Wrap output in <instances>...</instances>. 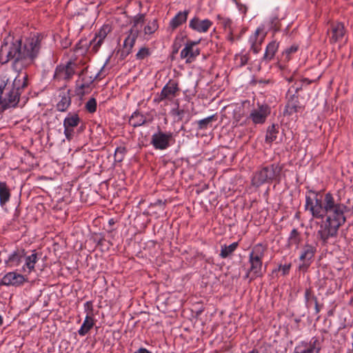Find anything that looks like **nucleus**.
<instances>
[{
    "label": "nucleus",
    "mask_w": 353,
    "mask_h": 353,
    "mask_svg": "<svg viewBox=\"0 0 353 353\" xmlns=\"http://www.w3.org/2000/svg\"><path fill=\"white\" fill-rule=\"evenodd\" d=\"M43 36L33 34L25 39L15 38L9 34L3 41L0 48V61L6 63L12 61L14 64L21 65L32 63L39 56Z\"/></svg>",
    "instance_id": "nucleus-1"
},
{
    "label": "nucleus",
    "mask_w": 353,
    "mask_h": 353,
    "mask_svg": "<svg viewBox=\"0 0 353 353\" xmlns=\"http://www.w3.org/2000/svg\"><path fill=\"white\" fill-rule=\"evenodd\" d=\"M283 166L279 163H272L263 166L257 170L253 174L252 184L253 186L259 187L265 183H271L276 181L279 183L281 174Z\"/></svg>",
    "instance_id": "nucleus-2"
},
{
    "label": "nucleus",
    "mask_w": 353,
    "mask_h": 353,
    "mask_svg": "<svg viewBox=\"0 0 353 353\" xmlns=\"http://www.w3.org/2000/svg\"><path fill=\"white\" fill-rule=\"evenodd\" d=\"M265 251V248L259 243L253 247L249 254L250 267L248 270L252 272L250 281H253L257 277H261L264 274V271L262 270V259L264 256Z\"/></svg>",
    "instance_id": "nucleus-3"
},
{
    "label": "nucleus",
    "mask_w": 353,
    "mask_h": 353,
    "mask_svg": "<svg viewBox=\"0 0 353 353\" xmlns=\"http://www.w3.org/2000/svg\"><path fill=\"white\" fill-rule=\"evenodd\" d=\"M20 96V93L10 86V80L6 76L0 77V103L3 101L15 108L19 102Z\"/></svg>",
    "instance_id": "nucleus-4"
},
{
    "label": "nucleus",
    "mask_w": 353,
    "mask_h": 353,
    "mask_svg": "<svg viewBox=\"0 0 353 353\" xmlns=\"http://www.w3.org/2000/svg\"><path fill=\"white\" fill-rule=\"evenodd\" d=\"M81 122L79 115L75 113H69L63 120L64 134L68 141H71L73 138L81 132L85 126L82 124L78 127Z\"/></svg>",
    "instance_id": "nucleus-5"
},
{
    "label": "nucleus",
    "mask_w": 353,
    "mask_h": 353,
    "mask_svg": "<svg viewBox=\"0 0 353 353\" xmlns=\"http://www.w3.org/2000/svg\"><path fill=\"white\" fill-rule=\"evenodd\" d=\"M310 192L315 194L314 200L309 196L305 198V210H308L312 213L313 217L316 219H323V205L324 198L319 192L310 190Z\"/></svg>",
    "instance_id": "nucleus-6"
},
{
    "label": "nucleus",
    "mask_w": 353,
    "mask_h": 353,
    "mask_svg": "<svg viewBox=\"0 0 353 353\" xmlns=\"http://www.w3.org/2000/svg\"><path fill=\"white\" fill-rule=\"evenodd\" d=\"M347 207L343 203H339L336 208L326 212V221L340 228L345 222L344 215Z\"/></svg>",
    "instance_id": "nucleus-7"
},
{
    "label": "nucleus",
    "mask_w": 353,
    "mask_h": 353,
    "mask_svg": "<svg viewBox=\"0 0 353 353\" xmlns=\"http://www.w3.org/2000/svg\"><path fill=\"white\" fill-rule=\"evenodd\" d=\"M173 134L172 132H163L159 130L152 136L150 143L157 150H165L170 146Z\"/></svg>",
    "instance_id": "nucleus-8"
},
{
    "label": "nucleus",
    "mask_w": 353,
    "mask_h": 353,
    "mask_svg": "<svg viewBox=\"0 0 353 353\" xmlns=\"http://www.w3.org/2000/svg\"><path fill=\"white\" fill-rule=\"evenodd\" d=\"M339 227L325 221L320 225V229L317 232V237L322 241V245H325L330 237H334L337 235Z\"/></svg>",
    "instance_id": "nucleus-9"
},
{
    "label": "nucleus",
    "mask_w": 353,
    "mask_h": 353,
    "mask_svg": "<svg viewBox=\"0 0 353 353\" xmlns=\"http://www.w3.org/2000/svg\"><path fill=\"white\" fill-rule=\"evenodd\" d=\"M199 43V41H188L185 43V48L181 52L180 57L181 59H186V63H192L200 54V49L196 47Z\"/></svg>",
    "instance_id": "nucleus-10"
},
{
    "label": "nucleus",
    "mask_w": 353,
    "mask_h": 353,
    "mask_svg": "<svg viewBox=\"0 0 353 353\" xmlns=\"http://www.w3.org/2000/svg\"><path fill=\"white\" fill-rule=\"evenodd\" d=\"M270 114V108L267 104L259 105L258 109L253 110L250 118L255 124H262L265 123L267 117Z\"/></svg>",
    "instance_id": "nucleus-11"
},
{
    "label": "nucleus",
    "mask_w": 353,
    "mask_h": 353,
    "mask_svg": "<svg viewBox=\"0 0 353 353\" xmlns=\"http://www.w3.org/2000/svg\"><path fill=\"white\" fill-rule=\"evenodd\" d=\"M112 28L109 23H104L101 29L95 34V37L90 41V45H93L92 50L97 52L101 46L103 39L111 31Z\"/></svg>",
    "instance_id": "nucleus-12"
},
{
    "label": "nucleus",
    "mask_w": 353,
    "mask_h": 353,
    "mask_svg": "<svg viewBox=\"0 0 353 353\" xmlns=\"http://www.w3.org/2000/svg\"><path fill=\"white\" fill-rule=\"evenodd\" d=\"M179 90L178 83L170 80L168 83L163 88L159 97L155 99L154 101L160 102L165 99L173 97L176 96V93Z\"/></svg>",
    "instance_id": "nucleus-13"
},
{
    "label": "nucleus",
    "mask_w": 353,
    "mask_h": 353,
    "mask_svg": "<svg viewBox=\"0 0 353 353\" xmlns=\"http://www.w3.org/2000/svg\"><path fill=\"white\" fill-rule=\"evenodd\" d=\"M25 281L26 279L23 275L14 272H10L4 275L0 281V284L7 286H19Z\"/></svg>",
    "instance_id": "nucleus-14"
},
{
    "label": "nucleus",
    "mask_w": 353,
    "mask_h": 353,
    "mask_svg": "<svg viewBox=\"0 0 353 353\" xmlns=\"http://www.w3.org/2000/svg\"><path fill=\"white\" fill-rule=\"evenodd\" d=\"M267 31L265 30L263 26L259 27L254 33V35L250 38L252 41L251 50L254 54H257L261 50V45L266 37Z\"/></svg>",
    "instance_id": "nucleus-15"
},
{
    "label": "nucleus",
    "mask_w": 353,
    "mask_h": 353,
    "mask_svg": "<svg viewBox=\"0 0 353 353\" xmlns=\"http://www.w3.org/2000/svg\"><path fill=\"white\" fill-rule=\"evenodd\" d=\"M304 108L299 101V95L293 94L290 96V99L285 105L283 112L284 115H292V114L299 112L300 110Z\"/></svg>",
    "instance_id": "nucleus-16"
},
{
    "label": "nucleus",
    "mask_w": 353,
    "mask_h": 353,
    "mask_svg": "<svg viewBox=\"0 0 353 353\" xmlns=\"http://www.w3.org/2000/svg\"><path fill=\"white\" fill-rule=\"evenodd\" d=\"M327 32L332 34L331 41L335 43L343 37L345 30L343 23H331V27Z\"/></svg>",
    "instance_id": "nucleus-17"
},
{
    "label": "nucleus",
    "mask_w": 353,
    "mask_h": 353,
    "mask_svg": "<svg viewBox=\"0 0 353 353\" xmlns=\"http://www.w3.org/2000/svg\"><path fill=\"white\" fill-rule=\"evenodd\" d=\"M10 84L21 94L23 89L28 86V74H19L12 81H10Z\"/></svg>",
    "instance_id": "nucleus-18"
},
{
    "label": "nucleus",
    "mask_w": 353,
    "mask_h": 353,
    "mask_svg": "<svg viewBox=\"0 0 353 353\" xmlns=\"http://www.w3.org/2000/svg\"><path fill=\"white\" fill-rule=\"evenodd\" d=\"M316 252V246L305 243L303 246L301 253L299 256V260L301 261H312L313 258L314 257L315 253Z\"/></svg>",
    "instance_id": "nucleus-19"
},
{
    "label": "nucleus",
    "mask_w": 353,
    "mask_h": 353,
    "mask_svg": "<svg viewBox=\"0 0 353 353\" xmlns=\"http://www.w3.org/2000/svg\"><path fill=\"white\" fill-rule=\"evenodd\" d=\"M61 100L57 103L56 108L59 112H65L71 104L70 90L60 93Z\"/></svg>",
    "instance_id": "nucleus-20"
},
{
    "label": "nucleus",
    "mask_w": 353,
    "mask_h": 353,
    "mask_svg": "<svg viewBox=\"0 0 353 353\" xmlns=\"http://www.w3.org/2000/svg\"><path fill=\"white\" fill-rule=\"evenodd\" d=\"M137 24L134 25L130 28L128 32V36L125 38L123 42V48L125 49H130L132 51L133 46H134L136 39L139 34V30L137 28Z\"/></svg>",
    "instance_id": "nucleus-21"
},
{
    "label": "nucleus",
    "mask_w": 353,
    "mask_h": 353,
    "mask_svg": "<svg viewBox=\"0 0 353 353\" xmlns=\"http://www.w3.org/2000/svg\"><path fill=\"white\" fill-rule=\"evenodd\" d=\"M11 196L10 190L6 182H0V205L2 208L10 201Z\"/></svg>",
    "instance_id": "nucleus-22"
},
{
    "label": "nucleus",
    "mask_w": 353,
    "mask_h": 353,
    "mask_svg": "<svg viewBox=\"0 0 353 353\" xmlns=\"http://www.w3.org/2000/svg\"><path fill=\"white\" fill-rule=\"evenodd\" d=\"M304 297L307 307L310 306V301H314L315 312L316 314L319 313L321 310V306L318 303L316 296L312 293V288L310 287L305 289Z\"/></svg>",
    "instance_id": "nucleus-23"
},
{
    "label": "nucleus",
    "mask_w": 353,
    "mask_h": 353,
    "mask_svg": "<svg viewBox=\"0 0 353 353\" xmlns=\"http://www.w3.org/2000/svg\"><path fill=\"white\" fill-rule=\"evenodd\" d=\"M147 123L146 118L139 111H135L129 119V123L134 128L145 125Z\"/></svg>",
    "instance_id": "nucleus-24"
},
{
    "label": "nucleus",
    "mask_w": 353,
    "mask_h": 353,
    "mask_svg": "<svg viewBox=\"0 0 353 353\" xmlns=\"http://www.w3.org/2000/svg\"><path fill=\"white\" fill-rule=\"evenodd\" d=\"M340 203H336L335 199L330 192H327L324 196L323 205V218L325 216L326 212L332 210L337 206Z\"/></svg>",
    "instance_id": "nucleus-25"
},
{
    "label": "nucleus",
    "mask_w": 353,
    "mask_h": 353,
    "mask_svg": "<svg viewBox=\"0 0 353 353\" xmlns=\"http://www.w3.org/2000/svg\"><path fill=\"white\" fill-rule=\"evenodd\" d=\"M279 48V43L275 41L270 42L266 47L263 60L265 61H271L277 51Z\"/></svg>",
    "instance_id": "nucleus-26"
},
{
    "label": "nucleus",
    "mask_w": 353,
    "mask_h": 353,
    "mask_svg": "<svg viewBox=\"0 0 353 353\" xmlns=\"http://www.w3.org/2000/svg\"><path fill=\"white\" fill-rule=\"evenodd\" d=\"M25 253L24 250L19 251H15L12 254H10L6 261V264L11 266H17L20 264L21 261V259L23 257Z\"/></svg>",
    "instance_id": "nucleus-27"
},
{
    "label": "nucleus",
    "mask_w": 353,
    "mask_h": 353,
    "mask_svg": "<svg viewBox=\"0 0 353 353\" xmlns=\"http://www.w3.org/2000/svg\"><path fill=\"white\" fill-rule=\"evenodd\" d=\"M301 241V233L297 229L293 228L288 239V246L291 247L292 245H296V248H298Z\"/></svg>",
    "instance_id": "nucleus-28"
},
{
    "label": "nucleus",
    "mask_w": 353,
    "mask_h": 353,
    "mask_svg": "<svg viewBox=\"0 0 353 353\" xmlns=\"http://www.w3.org/2000/svg\"><path fill=\"white\" fill-rule=\"evenodd\" d=\"M94 325V319L92 316H86L83 324L80 329L78 330V333L80 336H85L89 331L92 328Z\"/></svg>",
    "instance_id": "nucleus-29"
},
{
    "label": "nucleus",
    "mask_w": 353,
    "mask_h": 353,
    "mask_svg": "<svg viewBox=\"0 0 353 353\" xmlns=\"http://www.w3.org/2000/svg\"><path fill=\"white\" fill-rule=\"evenodd\" d=\"M321 349V343L317 338L313 337L310 342L309 346L301 352L297 353H319Z\"/></svg>",
    "instance_id": "nucleus-30"
},
{
    "label": "nucleus",
    "mask_w": 353,
    "mask_h": 353,
    "mask_svg": "<svg viewBox=\"0 0 353 353\" xmlns=\"http://www.w3.org/2000/svg\"><path fill=\"white\" fill-rule=\"evenodd\" d=\"M279 125L278 124H272L271 126L268 127L265 136V141L267 143H271L276 140V134L279 133Z\"/></svg>",
    "instance_id": "nucleus-31"
},
{
    "label": "nucleus",
    "mask_w": 353,
    "mask_h": 353,
    "mask_svg": "<svg viewBox=\"0 0 353 353\" xmlns=\"http://www.w3.org/2000/svg\"><path fill=\"white\" fill-rule=\"evenodd\" d=\"M217 120L216 114H213L212 116L208 117L205 119L199 120L196 122L197 123V130H203L208 129L209 127L212 126V122Z\"/></svg>",
    "instance_id": "nucleus-32"
},
{
    "label": "nucleus",
    "mask_w": 353,
    "mask_h": 353,
    "mask_svg": "<svg viewBox=\"0 0 353 353\" xmlns=\"http://www.w3.org/2000/svg\"><path fill=\"white\" fill-rule=\"evenodd\" d=\"M239 245L238 242H234L230 245H221V252L219 256L222 259H226L230 256L237 248Z\"/></svg>",
    "instance_id": "nucleus-33"
},
{
    "label": "nucleus",
    "mask_w": 353,
    "mask_h": 353,
    "mask_svg": "<svg viewBox=\"0 0 353 353\" xmlns=\"http://www.w3.org/2000/svg\"><path fill=\"white\" fill-rule=\"evenodd\" d=\"M37 253L35 252L26 258L25 265L28 268L29 272L34 270V265L37 262Z\"/></svg>",
    "instance_id": "nucleus-34"
},
{
    "label": "nucleus",
    "mask_w": 353,
    "mask_h": 353,
    "mask_svg": "<svg viewBox=\"0 0 353 353\" xmlns=\"http://www.w3.org/2000/svg\"><path fill=\"white\" fill-rule=\"evenodd\" d=\"M127 152V149L125 147H118L115 150L114 152V160L117 162H121L125 157V153Z\"/></svg>",
    "instance_id": "nucleus-35"
},
{
    "label": "nucleus",
    "mask_w": 353,
    "mask_h": 353,
    "mask_svg": "<svg viewBox=\"0 0 353 353\" xmlns=\"http://www.w3.org/2000/svg\"><path fill=\"white\" fill-rule=\"evenodd\" d=\"M72 65H73V63L71 61H69L64 66L65 74H64V76L63 77V79L69 80L71 79L72 75L74 74V67L72 66Z\"/></svg>",
    "instance_id": "nucleus-36"
},
{
    "label": "nucleus",
    "mask_w": 353,
    "mask_h": 353,
    "mask_svg": "<svg viewBox=\"0 0 353 353\" xmlns=\"http://www.w3.org/2000/svg\"><path fill=\"white\" fill-rule=\"evenodd\" d=\"M212 23H190V27L194 30L200 32L208 31Z\"/></svg>",
    "instance_id": "nucleus-37"
},
{
    "label": "nucleus",
    "mask_w": 353,
    "mask_h": 353,
    "mask_svg": "<svg viewBox=\"0 0 353 353\" xmlns=\"http://www.w3.org/2000/svg\"><path fill=\"white\" fill-rule=\"evenodd\" d=\"M172 112L173 114L177 115L179 117L178 121H181L183 119L184 114L185 113H188L187 119L185 122V123H187L191 119V115L190 114L188 111H185L183 109H179V108L173 109L172 110Z\"/></svg>",
    "instance_id": "nucleus-38"
},
{
    "label": "nucleus",
    "mask_w": 353,
    "mask_h": 353,
    "mask_svg": "<svg viewBox=\"0 0 353 353\" xmlns=\"http://www.w3.org/2000/svg\"><path fill=\"white\" fill-rule=\"evenodd\" d=\"M97 100L95 98H90L85 103V108L89 113H94L97 110Z\"/></svg>",
    "instance_id": "nucleus-39"
},
{
    "label": "nucleus",
    "mask_w": 353,
    "mask_h": 353,
    "mask_svg": "<svg viewBox=\"0 0 353 353\" xmlns=\"http://www.w3.org/2000/svg\"><path fill=\"white\" fill-rule=\"evenodd\" d=\"M151 54L150 49L145 47L141 48L136 54L137 60H143Z\"/></svg>",
    "instance_id": "nucleus-40"
},
{
    "label": "nucleus",
    "mask_w": 353,
    "mask_h": 353,
    "mask_svg": "<svg viewBox=\"0 0 353 353\" xmlns=\"http://www.w3.org/2000/svg\"><path fill=\"white\" fill-rule=\"evenodd\" d=\"M188 11L184 10L183 12H179L170 22H185L187 20Z\"/></svg>",
    "instance_id": "nucleus-41"
},
{
    "label": "nucleus",
    "mask_w": 353,
    "mask_h": 353,
    "mask_svg": "<svg viewBox=\"0 0 353 353\" xmlns=\"http://www.w3.org/2000/svg\"><path fill=\"white\" fill-rule=\"evenodd\" d=\"M159 28L158 23H148L143 28L145 34L150 35L155 32Z\"/></svg>",
    "instance_id": "nucleus-42"
},
{
    "label": "nucleus",
    "mask_w": 353,
    "mask_h": 353,
    "mask_svg": "<svg viewBox=\"0 0 353 353\" xmlns=\"http://www.w3.org/2000/svg\"><path fill=\"white\" fill-rule=\"evenodd\" d=\"M97 76H98V74H97V76L93 79L90 80V81L89 83H83L81 84L80 85H79L77 89V94L80 95V96H83L85 94V92L83 91V89L86 88H89L90 85L91 83H92V82L96 79Z\"/></svg>",
    "instance_id": "nucleus-43"
},
{
    "label": "nucleus",
    "mask_w": 353,
    "mask_h": 353,
    "mask_svg": "<svg viewBox=\"0 0 353 353\" xmlns=\"http://www.w3.org/2000/svg\"><path fill=\"white\" fill-rule=\"evenodd\" d=\"M291 266H292L291 263H288V264H284V265L280 264L278 267V269L274 270L273 271V272H277V271H279V272L281 271L282 275L285 276L289 274Z\"/></svg>",
    "instance_id": "nucleus-44"
},
{
    "label": "nucleus",
    "mask_w": 353,
    "mask_h": 353,
    "mask_svg": "<svg viewBox=\"0 0 353 353\" xmlns=\"http://www.w3.org/2000/svg\"><path fill=\"white\" fill-rule=\"evenodd\" d=\"M85 311L87 312L86 316H91L93 314V304L92 301H87L84 304Z\"/></svg>",
    "instance_id": "nucleus-45"
},
{
    "label": "nucleus",
    "mask_w": 353,
    "mask_h": 353,
    "mask_svg": "<svg viewBox=\"0 0 353 353\" xmlns=\"http://www.w3.org/2000/svg\"><path fill=\"white\" fill-rule=\"evenodd\" d=\"M299 46L297 45H292L290 48H288L285 49L284 53L286 54L287 58H288V56L292 53L296 52L298 50Z\"/></svg>",
    "instance_id": "nucleus-46"
},
{
    "label": "nucleus",
    "mask_w": 353,
    "mask_h": 353,
    "mask_svg": "<svg viewBox=\"0 0 353 353\" xmlns=\"http://www.w3.org/2000/svg\"><path fill=\"white\" fill-rule=\"evenodd\" d=\"M10 108H12V105H11L10 104H8L4 101H2V103H0V119L2 118V114L3 112Z\"/></svg>",
    "instance_id": "nucleus-47"
},
{
    "label": "nucleus",
    "mask_w": 353,
    "mask_h": 353,
    "mask_svg": "<svg viewBox=\"0 0 353 353\" xmlns=\"http://www.w3.org/2000/svg\"><path fill=\"white\" fill-rule=\"evenodd\" d=\"M65 65H59L57 66L55 71V75L56 76H61L62 78L64 76L65 74V70H64Z\"/></svg>",
    "instance_id": "nucleus-48"
},
{
    "label": "nucleus",
    "mask_w": 353,
    "mask_h": 353,
    "mask_svg": "<svg viewBox=\"0 0 353 353\" xmlns=\"http://www.w3.org/2000/svg\"><path fill=\"white\" fill-rule=\"evenodd\" d=\"M303 263L301 264L299 267V269L300 270H303V271H307V268H309V266L311 264V261H302Z\"/></svg>",
    "instance_id": "nucleus-49"
},
{
    "label": "nucleus",
    "mask_w": 353,
    "mask_h": 353,
    "mask_svg": "<svg viewBox=\"0 0 353 353\" xmlns=\"http://www.w3.org/2000/svg\"><path fill=\"white\" fill-rule=\"evenodd\" d=\"M131 52L132 51L130 50V49H125L121 50L120 54L121 59H125L127 57V56L130 54Z\"/></svg>",
    "instance_id": "nucleus-50"
},
{
    "label": "nucleus",
    "mask_w": 353,
    "mask_h": 353,
    "mask_svg": "<svg viewBox=\"0 0 353 353\" xmlns=\"http://www.w3.org/2000/svg\"><path fill=\"white\" fill-rule=\"evenodd\" d=\"M145 20V14H140L136 16L133 22H143Z\"/></svg>",
    "instance_id": "nucleus-51"
},
{
    "label": "nucleus",
    "mask_w": 353,
    "mask_h": 353,
    "mask_svg": "<svg viewBox=\"0 0 353 353\" xmlns=\"http://www.w3.org/2000/svg\"><path fill=\"white\" fill-rule=\"evenodd\" d=\"M237 7L239 8V10L243 13L245 14L247 12V7L241 3H237Z\"/></svg>",
    "instance_id": "nucleus-52"
},
{
    "label": "nucleus",
    "mask_w": 353,
    "mask_h": 353,
    "mask_svg": "<svg viewBox=\"0 0 353 353\" xmlns=\"http://www.w3.org/2000/svg\"><path fill=\"white\" fill-rule=\"evenodd\" d=\"M134 353H152V352L149 351L148 349L145 347H140Z\"/></svg>",
    "instance_id": "nucleus-53"
},
{
    "label": "nucleus",
    "mask_w": 353,
    "mask_h": 353,
    "mask_svg": "<svg viewBox=\"0 0 353 353\" xmlns=\"http://www.w3.org/2000/svg\"><path fill=\"white\" fill-rule=\"evenodd\" d=\"M190 22H210V21L208 19L200 20L197 17H194L190 21Z\"/></svg>",
    "instance_id": "nucleus-54"
},
{
    "label": "nucleus",
    "mask_w": 353,
    "mask_h": 353,
    "mask_svg": "<svg viewBox=\"0 0 353 353\" xmlns=\"http://www.w3.org/2000/svg\"><path fill=\"white\" fill-rule=\"evenodd\" d=\"M252 272L250 271V270H248V272L247 273L245 274V275L244 276L243 279H249V283H251L252 281H250V279L252 277Z\"/></svg>",
    "instance_id": "nucleus-55"
},
{
    "label": "nucleus",
    "mask_w": 353,
    "mask_h": 353,
    "mask_svg": "<svg viewBox=\"0 0 353 353\" xmlns=\"http://www.w3.org/2000/svg\"><path fill=\"white\" fill-rule=\"evenodd\" d=\"M165 203H166V201H163L161 199H158L154 203V205L157 206V205H165Z\"/></svg>",
    "instance_id": "nucleus-56"
},
{
    "label": "nucleus",
    "mask_w": 353,
    "mask_h": 353,
    "mask_svg": "<svg viewBox=\"0 0 353 353\" xmlns=\"http://www.w3.org/2000/svg\"><path fill=\"white\" fill-rule=\"evenodd\" d=\"M70 41L65 39V41L61 42V46L63 48H67L70 45Z\"/></svg>",
    "instance_id": "nucleus-57"
},
{
    "label": "nucleus",
    "mask_w": 353,
    "mask_h": 353,
    "mask_svg": "<svg viewBox=\"0 0 353 353\" xmlns=\"http://www.w3.org/2000/svg\"><path fill=\"white\" fill-rule=\"evenodd\" d=\"M178 50H179V46H177V45L176 43H174L172 53L176 54L178 52Z\"/></svg>",
    "instance_id": "nucleus-58"
},
{
    "label": "nucleus",
    "mask_w": 353,
    "mask_h": 353,
    "mask_svg": "<svg viewBox=\"0 0 353 353\" xmlns=\"http://www.w3.org/2000/svg\"><path fill=\"white\" fill-rule=\"evenodd\" d=\"M172 29L176 28L181 23H171Z\"/></svg>",
    "instance_id": "nucleus-59"
},
{
    "label": "nucleus",
    "mask_w": 353,
    "mask_h": 353,
    "mask_svg": "<svg viewBox=\"0 0 353 353\" xmlns=\"http://www.w3.org/2000/svg\"><path fill=\"white\" fill-rule=\"evenodd\" d=\"M108 223H109V224H110V225H114V224L115 223V221H114V220L113 219H110L109 220Z\"/></svg>",
    "instance_id": "nucleus-60"
},
{
    "label": "nucleus",
    "mask_w": 353,
    "mask_h": 353,
    "mask_svg": "<svg viewBox=\"0 0 353 353\" xmlns=\"http://www.w3.org/2000/svg\"><path fill=\"white\" fill-rule=\"evenodd\" d=\"M248 353H259V352L256 349H253L251 351L248 352Z\"/></svg>",
    "instance_id": "nucleus-61"
},
{
    "label": "nucleus",
    "mask_w": 353,
    "mask_h": 353,
    "mask_svg": "<svg viewBox=\"0 0 353 353\" xmlns=\"http://www.w3.org/2000/svg\"><path fill=\"white\" fill-rule=\"evenodd\" d=\"M301 88H296V90H295V93L296 94H297L298 92L301 90Z\"/></svg>",
    "instance_id": "nucleus-62"
},
{
    "label": "nucleus",
    "mask_w": 353,
    "mask_h": 353,
    "mask_svg": "<svg viewBox=\"0 0 353 353\" xmlns=\"http://www.w3.org/2000/svg\"><path fill=\"white\" fill-rule=\"evenodd\" d=\"M3 324V319L1 317V316L0 315V325H1Z\"/></svg>",
    "instance_id": "nucleus-63"
},
{
    "label": "nucleus",
    "mask_w": 353,
    "mask_h": 353,
    "mask_svg": "<svg viewBox=\"0 0 353 353\" xmlns=\"http://www.w3.org/2000/svg\"><path fill=\"white\" fill-rule=\"evenodd\" d=\"M303 81H305V82H307V83H310V82H311V81H309L307 79H303Z\"/></svg>",
    "instance_id": "nucleus-64"
}]
</instances>
